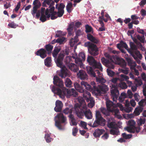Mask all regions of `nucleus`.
I'll list each match as a JSON object with an SVG mask.
<instances>
[{"mask_svg": "<svg viewBox=\"0 0 146 146\" xmlns=\"http://www.w3.org/2000/svg\"><path fill=\"white\" fill-rule=\"evenodd\" d=\"M72 110L71 109H69L68 108H66L63 110V113L66 114L70 113L72 114Z\"/></svg>", "mask_w": 146, "mask_h": 146, "instance_id": "41", "label": "nucleus"}, {"mask_svg": "<svg viewBox=\"0 0 146 146\" xmlns=\"http://www.w3.org/2000/svg\"><path fill=\"white\" fill-rule=\"evenodd\" d=\"M82 25V24L81 22H76L74 25V28L75 29L76 28H79L80 27L81 25Z\"/></svg>", "mask_w": 146, "mask_h": 146, "instance_id": "60", "label": "nucleus"}, {"mask_svg": "<svg viewBox=\"0 0 146 146\" xmlns=\"http://www.w3.org/2000/svg\"><path fill=\"white\" fill-rule=\"evenodd\" d=\"M21 5L20 2H19L17 3V5L14 9V10L16 12H17L20 8Z\"/></svg>", "mask_w": 146, "mask_h": 146, "instance_id": "58", "label": "nucleus"}, {"mask_svg": "<svg viewBox=\"0 0 146 146\" xmlns=\"http://www.w3.org/2000/svg\"><path fill=\"white\" fill-rule=\"evenodd\" d=\"M60 50V48L56 47L54 48L52 52V55L55 59H56L57 55Z\"/></svg>", "mask_w": 146, "mask_h": 146, "instance_id": "32", "label": "nucleus"}, {"mask_svg": "<svg viewBox=\"0 0 146 146\" xmlns=\"http://www.w3.org/2000/svg\"><path fill=\"white\" fill-rule=\"evenodd\" d=\"M86 68L87 73L88 74L94 77H96V73L93 70L92 67L90 66H87Z\"/></svg>", "mask_w": 146, "mask_h": 146, "instance_id": "28", "label": "nucleus"}, {"mask_svg": "<svg viewBox=\"0 0 146 146\" xmlns=\"http://www.w3.org/2000/svg\"><path fill=\"white\" fill-rule=\"evenodd\" d=\"M146 119L145 118L140 119L137 122V124L139 126H141L142 124H143L145 122Z\"/></svg>", "mask_w": 146, "mask_h": 146, "instance_id": "44", "label": "nucleus"}, {"mask_svg": "<svg viewBox=\"0 0 146 146\" xmlns=\"http://www.w3.org/2000/svg\"><path fill=\"white\" fill-rule=\"evenodd\" d=\"M106 106L108 111L114 113L115 115H117L119 112V110L115 108L116 105L112 101L107 100L106 102Z\"/></svg>", "mask_w": 146, "mask_h": 146, "instance_id": "10", "label": "nucleus"}, {"mask_svg": "<svg viewBox=\"0 0 146 146\" xmlns=\"http://www.w3.org/2000/svg\"><path fill=\"white\" fill-rule=\"evenodd\" d=\"M107 126L110 128L116 129L117 128V124L114 122H108Z\"/></svg>", "mask_w": 146, "mask_h": 146, "instance_id": "34", "label": "nucleus"}, {"mask_svg": "<svg viewBox=\"0 0 146 146\" xmlns=\"http://www.w3.org/2000/svg\"><path fill=\"white\" fill-rule=\"evenodd\" d=\"M74 27V23L73 22H71L68 25L67 29L68 34L69 35H71L72 33V32L73 31Z\"/></svg>", "mask_w": 146, "mask_h": 146, "instance_id": "30", "label": "nucleus"}, {"mask_svg": "<svg viewBox=\"0 0 146 146\" xmlns=\"http://www.w3.org/2000/svg\"><path fill=\"white\" fill-rule=\"evenodd\" d=\"M78 40V38L75 36L74 38H72L70 40V44L71 46H73L74 44L77 43Z\"/></svg>", "mask_w": 146, "mask_h": 146, "instance_id": "35", "label": "nucleus"}, {"mask_svg": "<svg viewBox=\"0 0 146 146\" xmlns=\"http://www.w3.org/2000/svg\"><path fill=\"white\" fill-rule=\"evenodd\" d=\"M64 13V10H58V11L57 12L58 17H62Z\"/></svg>", "mask_w": 146, "mask_h": 146, "instance_id": "53", "label": "nucleus"}, {"mask_svg": "<svg viewBox=\"0 0 146 146\" xmlns=\"http://www.w3.org/2000/svg\"><path fill=\"white\" fill-rule=\"evenodd\" d=\"M137 38L141 42L144 43L145 40V38L144 36H140L139 35H137L136 36Z\"/></svg>", "mask_w": 146, "mask_h": 146, "instance_id": "45", "label": "nucleus"}, {"mask_svg": "<svg viewBox=\"0 0 146 146\" xmlns=\"http://www.w3.org/2000/svg\"><path fill=\"white\" fill-rule=\"evenodd\" d=\"M35 54L36 55L40 56L43 59L47 56V53L44 48H41L37 50Z\"/></svg>", "mask_w": 146, "mask_h": 146, "instance_id": "18", "label": "nucleus"}, {"mask_svg": "<svg viewBox=\"0 0 146 146\" xmlns=\"http://www.w3.org/2000/svg\"><path fill=\"white\" fill-rule=\"evenodd\" d=\"M65 40V38L62 37V38H58L56 40L57 43H59L60 44H62Z\"/></svg>", "mask_w": 146, "mask_h": 146, "instance_id": "59", "label": "nucleus"}, {"mask_svg": "<svg viewBox=\"0 0 146 146\" xmlns=\"http://www.w3.org/2000/svg\"><path fill=\"white\" fill-rule=\"evenodd\" d=\"M123 137L126 139H129L132 137V135L131 134H127L125 133H123L122 134Z\"/></svg>", "mask_w": 146, "mask_h": 146, "instance_id": "50", "label": "nucleus"}, {"mask_svg": "<svg viewBox=\"0 0 146 146\" xmlns=\"http://www.w3.org/2000/svg\"><path fill=\"white\" fill-rule=\"evenodd\" d=\"M56 117H57L58 120H55V125L60 130H62L64 129V127L62 125V123H64V125L66 124V119L63 114L61 113H60L57 114Z\"/></svg>", "mask_w": 146, "mask_h": 146, "instance_id": "4", "label": "nucleus"}, {"mask_svg": "<svg viewBox=\"0 0 146 146\" xmlns=\"http://www.w3.org/2000/svg\"><path fill=\"white\" fill-rule=\"evenodd\" d=\"M68 117L71 119L72 125H77V123L74 115L72 114H70L69 115Z\"/></svg>", "mask_w": 146, "mask_h": 146, "instance_id": "36", "label": "nucleus"}, {"mask_svg": "<svg viewBox=\"0 0 146 146\" xmlns=\"http://www.w3.org/2000/svg\"><path fill=\"white\" fill-rule=\"evenodd\" d=\"M129 52L132 56L134 59L139 58L140 59H141L142 58V55L138 50H136V51H133L130 50H129Z\"/></svg>", "mask_w": 146, "mask_h": 146, "instance_id": "16", "label": "nucleus"}, {"mask_svg": "<svg viewBox=\"0 0 146 146\" xmlns=\"http://www.w3.org/2000/svg\"><path fill=\"white\" fill-rule=\"evenodd\" d=\"M77 100L79 103L76 104L74 107L77 116L80 118L84 115L87 119H92V112L90 110H86L87 107L84 100L81 97H78Z\"/></svg>", "mask_w": 146, "mask_h": 146, "instance_id": "2", "label": "nucleus"}, {"mask_svg": "<svg viewBox=\"0 0 146 146\" xmlns=\"http://www.w3.org/2000/svg\"><path fill=\"white\" fill-rule=\"evenodd\" d=\"M34 6L31 10V13L33 17H35V14L36 13L37 9L39 8L41 6V3L39 0H35L33 3Z\"/></svg>", "mask_w": 146, "mask_h": 146, "instance_id": "12", "label": "nucleus"}, {"mask_svg": "<svg viewBox=\"0 0 146 146\" xmlns=\"http://www.w3.org/2000/svg\"><path fill=\"white\" fill-rule=\"evenodd\" d=\"M61 71L59 74V76L62 78H64L66 76H70V74L68 71L67 69L64 66H63V65L61 67Z\"/></svg>", "mask_w": 146, "mask_h": 146, "instance_id": "14", "label": "nucleus"}, {"mask_svg": "<svg viewBox=\"0 0 146 146\" xmlns=\"http://www.w3.org/2000/svg\"><path fill=\"white\" fill-rule=\"evenodd\" d=\"M87 61L89 64L94 68L98 69L101 71L103 70L102 64L100 62H97L92 56H88L87 58Z\"/></svg>", "mask_w": 146, "mask_h": 146, "instance_id": "7", "label": "nucleus"}, {"mask_svg": "<svg viewBox=\"0 0 146 146\" xmlns=\"http://www.w3.org/2000/svg\"><path fill=\"white\" fill-rule=\"evenodd\" d=\"M117 47L119 49H120V48L123 47L126 49L129 52V50L130 49L128 48V46L127 44L124 42L123 41H121L119 43H118L117 44Z\"/></svg>", "mask_w": 146, "mask_h": 146, "instance_id": "26", "label": "nucleus"}, {"mask_svg": "<svg viewBox=\"0 0 146 146\" xmlns=\"http://www.w3.org/2000/svg\"><path fill=\"white\" fill-rule=\"evenodd\" d=\"M87 36L88 39L94 43L98 44L100 42L98 38L93 36L90 34H87Z\"/></svg>", "mask_w": 146, "mask_h": 146, "instance_id": "21", "label": "nucleus"}, {"mask_svg": "<svg viewBox=\"0 0 146 146\" xmlns=\"http://www.w3.org/2000/svg\"><path fill=\"white\" fill-rule=\"evenodd\" d=\"M141 14L143 16H145L146 15V11L144 9H142L141 10Z\"/></svg>", "mask_w": 146, "mask_h": 146, "instance_id": "64", "label": "nucleus"}, {"mask_svg": "<svg viewBox=\"0 0 146 146\" xmlns=\"http://www.w3.org/2000/svg\"><path fill=\"white\" fill-rule=\"evenodd\" d=\"M97 81L103 84L106 82V80L103 78H97ZM82 86H84L87 90L90 91H93L97 95H100L102 94L105 93L108 90V86L104 84L96 86V83L94 82H92L90 84L84 81L80 83Z\"/></svg>", "mask_w": 146, "mask_h": 146, "instance_id": "1", "label": "nucleus"}, {"mask_svg": "<svg viewBox=\"0 0 146 146\" xmlns=\"http://www.w3.org/2000/svg\"><path fill=\"white\" fill-rule=\"evenodd\" d=\"M66 96L67 98H70L71 96L76 97L78 96V94L74 89L71 88L70 89H66Z\"/></svg>", "mask_w": 146, "mask_h": 146, "instance_id": "13", "label": "nucleus"}, {"mask_svg": "<svg viewBox=\"0 0 146 146\" xmlns=\"http://www.w3.org/2000/svg\"><path fill=\"white\" fill-rule=\"evenodd\" d=\"M85 31L86 33L91 32L93 30L92 28L88 25H85Z\"/></svg>", "mask_w": 146, "mask_h": 146, "instance_id": "42", "label": "nucleus"}, {"mask_svg": "<svg viewBox=\"0 0 146 146\" xmlns=\"http://www.w3.org/2000/svg\"><path fill=\"white\" fill-rule=\"evenodd\" d=\"M53 82L54 85L58 87L53 86L51 89L52 91L60 97L64 98L66 94V88L64 87L62 80L58 77L55 76L53 78Z\"/></svg>", "mask_w": 146, "mask_h": 146, "instance_id": "3", "label": "nucleus"}, {"mask_svg": "<svg viewBox=\"0 0 146 146\" xmlns=\"http://www.w3.org/2000/svg\"><path fill=\"white\" fill-rule=\"evenodd\" d=\"M62 35V32L61 31H58L56 32L55 37L56 38L59 37Z\"/></svg>", "mask_w": 146, "mask_h": 146, "instance_id": "56", "label": "nucleus"}, {"mask_svg": "<svg viewBox=\"0 0 146 146\" xmlns=\"http://www.w3.org/2000/svg\"><path fill=\"white\" fill-rule=\"evenodd\" d=\"M110 133L111 134L117 135H118L119 132L117 130L111 129L110 130Z\"/></svg>", "mask_w": 146, "mask_h": 146, "instance_id": "55", "label": "nucleus"}, {"mask_svg": "<svg viewBox=\"0 0 146 146\" xmlns=\"http://www.w3.org/2000/svg\"><path fill=\"white\" fill-rule=\"evenodd\" d=\"M65 5L62 3H60L58 8V10H64V9L65 7Z\"/></svg>", "mask_w": 146, "mask_h": 146, "instance_id": "61", "label": "nucleus"}, {"mask_svg": "<svg viewBox=\"0 0 146 146\" xmlns=\"http://www.w3.org/2000/svg\"><path fill=\"white\" fill-rule=\"evenodd\" d=\"M72 83V81L69 78H67L65 80V84L66 86L67 87H71Z\"/></svg>", "mask_w": 146, "mask_h": 146, "instance_id": "38", "label": "nucleus"}, {"mask_svg": "<svg viewBox=\"0 0 146 146\" xmlns=\"http://www.w3.org/2000/svg\"><path fill=\"white\" fill-rule=\"evenodd\" d=\"M56 107L54 108V110L56 112L61 111L63 107L62 102L59 100L56 101L55 103Z\"/></svg>", "mask_w": 146, "mask_h": 146, "instance_id": "20", "label": "nucleus"}, {"mask_svg": "<svg viewBox=\"0 0 146 146\" xmlns=\"http://www.w3.org/2000/svg\"><path fill=\"white\" fill-rule=\"evenodd\" d=\"M110 68H108L107 69V71L108 75L111 77L113 76L115 74V72L113 71H111Z\"/></svg>", "mask_w": 146, "mask_h": 146, "instance_id": "49", "label": "nucleus"}, {"mask_svg": "<svg viewBox=\"0 0 146 146\" xmlns=\"http://www.w3.org/2000/svg\"><path fill=\"white\" fill-rule=\"evenodd\" d=\"M8 25L11 28L14 29L16 28L18 26V25L15 24L13 22H12L11 23H9Z\"/></svg>", "mask_w": 146, "mask_h": 146, "instance_id": "54", "label": "nucleus"}, {"mask_svg": "<svg viewBox=\"0 0 146 146\" xmlns=\"http://www.w3.org/2000/svg\"><path fill=\"white\" fill-rule=\"evenodd\" d=\"M69 53V50L66 49L65 51H63V52H61L60 53L58 58L55 60L58 67H61L62 66V61L65 56V54L68 55Z\"/></svg>", "mask_w": 146, "mask_h": 146, "instance_id": "11", "label": "nucleus"}, {"mask_svg": "<svg viewBox=\"0 0 146 146\" xmlns=\"http://www.w3.org/2000/svg\"><path fill=\"white\" fill-rule=\"evenodd\" d=\"M129 126L126 127V130L129 132L134 133L139 132L140 131L139 128L135 127V122L133 120H129L128 122Z\"/></svg>", "mask_w": 146, "mask_h": 146, "instance_id": "8", "label": "nucleus"}, {"mask_svg": "<svg viewBox=\"0 0 146 146\" xmlns=\"http://www.w3.org/2000/svg\"><path fill=\"white\" fill-rule=\"evenodd\" d=\"M104 132V129H98L95 130L93 133V135L96 138L99 137Z\"/></svg>", "mask_w": 146, "mask_h": 146, "instance_id": "25", "label": "nucleus"}, {"mask_svg": "<svg viewBox=\"0 0 146 146\" xmlns=\"http://www.w3.org/2000/svg\"><path fill=\"white\" fill-rule=\"evenodd\" d=\"M143 110V108L142 107H139L136 108L134 111L133 114L135 116H138L142 111Z\"/></svg>", "mask_w": 146, "mask_h": 146, "instance_id": "29", "label": "nucleus"}, {"mask_svg": "<svg viewBox=\"0 0 146 146\" xmlns=\"http://www.w3.org/2000/svg\"><path fill=\"white\" fill-rule=\"evenodd\" d=\"M79 57L82 60H84L85 59V54L83 52H80L79 54Z\"/></svg>", "mask_w": 146, "mask_h": 146, "instance_id": "47", "label": "nucleus"}, {"mask_svg": "<svg viewBox=\"0 0 146 146\" xmlns=\"http://www.w3.org/2000/svg\"><path fill=\"white\" fill-rule=\"evenodd\" d=\"M120 86L123 89H125L127 88V86L125 82H121L120 84Z\"/></svg>", "mask_w": 146, "mask_h": 146, "instance_id": "57", "label": "nucleus"}, {"mask_svg": "<svg viewBox=\"0 0 146 146\" xmlns=\"http://www.w3.org/2000/svg\"><path fill=\"white\" fill-rule=\"evenodd\" d=\"M77 75L79 78L81 80H84L88 78V76L85 71L83 70H80Z\"/></svg>", "mask_w": 146, "mask_h": 146, "instance_id": "23", "label": "nucleus"}, {"mask_svg": "<svg viewBox=\"0 0 146 146\" xmlns=\"http://www.w3.org/2000/svg\"><path fill=\"white\" fill-rule=\"evenodd\" d=\"M40 20L42 22H44L46 21L47 20L46 16L44 14V13H41Z\"/></svg>", "mask_w": 146, "mask_h": 146, "instance_id": "48", "label": "nucleus"}, {"mask_svg": "<svg viewBox=\"0 0 146 146\" xmlns=\"http://www.w3.org/2000/svg\"><path fill=\"white\" fill-rule=\"evenodd\" d=\"M111 98L113 101L116 102L119 95L118 90H110Z\"/></svg>", "mask_w": 146, "mask_h": 146, "instance_id": "19", "label": "nucleus"}, {"mask_svg": "<svg viewBox=\"0 0 146 146\" xmlns=\"http://www.w3.org/2000/svg\"><path fill=\"white\" fill-rule=\"evenodd\" d=\"M139 104L140 107H141L143 108L146 105V99H142L138 103Z\"/></svg>", "mask_w": 146, "mask_h": 146, "instance_id": "39", "label": "nucleus"}, {"mask_svg": "<svg viewBox=\"0 0 146 146\" xmlns=\"http://www.w3.org/2000/svg\"><path fill=\"white\" fill-rule=\"evenodd\" d=\"M128 65L130 66V69L131 71L135 69V67L137 65L136 63L133 62L130 58H127V59Z\"/></svg>", "mask_w": 146, "mask_h": 146, "instance_id": "24", "label": "nucleus"}, {"mask_svg": "<svg viewBox=\"0 0 146 146\" xmlns=\"http://www.w3.org/2000/svg\"><path fill=\"white\" fill-rule=\"evenodd\" d=\"M84 46L88 47V51L91 55L96 56L99 54L98 48L96 44L87 42L85 43Z\"/></svg>", "mask_w": 146, "mask_h": 146, "instance_id": "5", "label": "nucleus"}, {"mask_svg": "<svg viewBox=\"0 0 146 146\" xmlns=\"http://www.w3.org/2000/svg\"><path fill=\"white\" fill-rule=\"evenodd\" d=\"M45 137L46 141L47 143L50 142L52 140V138L50 137L49 134L45 135Z\"/></svg>", "mask_w": 146, "mask_h": 146, "instance_id": "51", "label": "nucleus"}, {"mask_svg": "<svg viewBox=\"0 0 146 146\" xmlns=\"http://www.w3.org/2000/svg\"><path fill=\"white\" fill-rule=\"evenodd\" d=\"M80 125L81 126L83 127L84 129H87V128L86 127L87 123L86 122L81 121V122Z\"/></svg>", "mask_w": 146, "mask_h": 146, "instance_id": "62", "label": "nucleus"}, {"mask_svg": "<svg viewBox=\"0 0 146 146\" xmlns=\"http://www.w3.org/2000/svg\"><path fill=\"white\" fill-rule=\"evenodd\" d=\"M105 56L108 59V60H110L111 62L114 63V62L113 60V57L111 56L109 54L106 53L104 54Z\"/></svg>", "mask_w": 146, "mask_h": 146, "instance_id": "46", "label": "nucleus"}, {"mask_svg": "<svg viewBox=\"0 0 146 146\" xmlns=\"http://www.w3.org/2000/svg\"><path fill=\"white\" fill-rule=\"evenodd\" d=\"M129 44L131 48V50L134 51V50H136L137 49L136 46L133 42H130Z\"/></svg>", "mask_w": 146, "mask_h": 146, "instance_id": "40", "label": "nucleus"}, {"mask_svg": "<svg viewBox=\"0 0 146 146\" xmlns=\"http://www.w3.org/2000/svg\"><path fill=\"white\" fill-rule=\"evenodd\" d=\"M78 129L76 127H75L73 128L72 130V134L74 136H75L76 135V133L78 131Z\"/></svg>", "mask_w": 146, "mask_h": 146, "instance_id": "63", "label": "nucleus"}, {"mask_svg": "<svg viewBox=\"0 0 146 146\" xmlns=\"http://www.w3.org/2000/svg\"><path fill=\"white\" fill-rule=\"evenodd\" d=\"M52 60L51 57H48L44 60L45 65L48 67H50L51 65Z\"/></svg>", "mask_w": 146, "mask_h": 146, "instance_id": "31", "label": "nucleus"}, {"mask_svg": "<svg viewBox=\"0 0 146 146\" xmlns=\"http://www.w3.org/2000/svg\"><path fill=\"white\" fill-rule=\"evenodd\" d=\"M72 6L73 5L72 3L70 2L68 3L66 7L67 11L68 13H70L71 12V11L72 10Z\"/></svg>", "mask_w": 146, "mask_h": 146, "instance_id": "37", "label": "nucleus"}, {"mask_svg": "<svg viewBox=\"0 0 146 146\" xmlns=\"http://www.w3.org/2000/svg\"><path fill=\"white\" fill-rule=\"evenodd\" d=\"M80 93H83V97L88 102L93 101V98L91 97V95L90 93L86 90L84 89V91Z\"/></svg>", "mask_w": 146, "mask_h": 146, "instance_id": "17", "label": "nucleus"}, {"mask_svg": "<svg viewBox=\"0 0 146 146\" xmlns=\"http://www.w3.org/2000/svg\"><path fill=\"white\" fill-rule=\"evenodd\" d=\"M75 88L76 90L79 92H82L84 91V89L80 84L77 83H75L74 84Z\"/></svg>", "mask_w": 146, "mask_h": 146, "instance_id": "33", "label": "nucleus"}, {"mask_svg": "<svg viewBox=\"0 0 146 146\" xmlns=\"http://www.w3.org/2000/svg\"><path fill=\"white\" fill-rule=\"evenodd\" d=\"M53 46L50 44L46 45L44 46V49L46 51L47 54H51Z\"/></svg>", "mask_w": 146, "mask_h": 146, "instance_id": "27", "label": "nucleus"}, {"mask_svg": "<svg viewBox=\"0 0 146 146\" xmlns=\"http://www.w3.org/2000/svg\"><path fill=\"white\" fill-rule=\"evenodd\" d=\"M96 119L94 121L92 127H96L99 126H104L105 125V120L102 116L99 111H96Z\"/></svg>", "mask_w": 146, "mask_h": 146, "instance_id": "6", "label": "nucleus"}, {"mask_svg": "<svg viewBox=\"0 0 146 146\" xmlns=\"http://www.w3.org/2000/svg\"><path fill=\"white\" fill-rule=\"evenodd\" d=\"M101 61L102 63L108 68L112 69L114 68V63L111 62L110 60L106 59L104 57H102L101 59Z\"/></svg>", "mask_w": 146, "mask_h": 146, "instance_id": "15", "label": "nucleus"}, {"mask_svg": "<svg viewBox=\"0 0 146 146\" xmlns=\"http://www.w3.org/2000/svg\"><path fill=\"white\" fill-rule=\"evenodd\" d=\"M101 112L104 115L106 116H108L109 115V113L106 109L102 107L100 108Z\"/></svg>", "mask_w": 146, "mask_h": 146, "instance_id": "43", "label": "nucleus"}, {"mask_svg": "<svg viewBox=\"0 0 146 146\" xmlns=\"http://www.w3.org/2000/svg\"><path fill=\"white\" fill-rule=\"evenodd\" d=\"M67 66L71 71L74 72H77L79 70L78 66L74 63H69Z\"/></svg>", "mask_w": 146, "mask_h": 146, "instance_id": "22", "label": "nucleus"}, {"mask_svg": "<svg viewBox=\"0 0 146 146\" xmlns=\"http://www.w3.org/2000/svg\"><path fill=\"white\" fill-rule=\"evenodd\" d=\"M83 32L80 29L78 30L76 32V36H75L76 37L78 38V37L81 35H82Z\"/></svg>", "mask_w": 146, "mask_h": 146, "instance_id": "52", "label": "nucleus"}, {"mask_svg": "<svg viewBox=\"0 0 146 146\" xmlns=\"http://www.w3.org/2000/svg\"><path fill=\"white\" fill-rule=\"evenodd\" d=\"M116 59L117 62V64L123 68L121 69V72L125 74H127L129 73V69L126 67L127 64L125 60L118 57H116Z\"/></svg>", "mask_w": 146, "mask_h": 146, "instance_id": "9", "label": "nucleus"}]
</instances>
